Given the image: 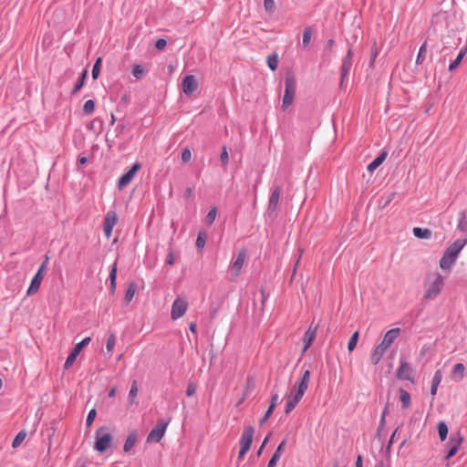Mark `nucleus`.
I'll list each match as a JSON object with an SVG mask.
<instances>
[{
	"mask_svg": "<svg viewBox=\"0 0 467 467\" xmlns=\"http://www.w3.org/2000/svg\"><path fill=\"white\" fill-rule=\"evenodd\" d=\"M310 375L311 372L309 369H306L304 371L300 380L296 384V393L294 395H290L287 399L285 408V413L289 414L295 407L297 405V403L302 400L306 390L308 388L309 380H310Z\"/></svg>",
	"mask_w": 467,
	"mask_h": 467,
	"instance_id": "f257e3e1",
	"label": "nucleus"
},
{
	"mask_svg": "<svg viewBox=\"0 0 467 467\" xmlns=\"http://www.w3.org/2000/svg\"><path fill=\"white\" fill-rule=\"evenodd\" d=\"M466 244L467 239H457L449 245L440 260L441 268L443 270L450 269L455 264L461 251Z\"/></svg>",
	"mask_w": 467,
	"mask_h": 467,
	"instance_id": "f03ea898",
	"label": "nucleus"
},
{
	"mask_svg": "<svg viewBox=\"0 0 467 467\" xmlns=\"http://www.w3.org/2000/svg\"><path fill=\"white\" fill-rule=\"evenodd\" d=\"M400 334V328L399 327L391 328L387 331L382 341L374 348L370 355V361L373 365H377L380 361L388 348L395 341Z\"/></svg>",
	"mask_w": 467,
	"mask_h": 467,
	"instance_id": "7ed1b4c3",
	"label": "nucleus"
},
{
	"mask_svg": "<svg viewBox=\"0 0 467 467\" xmlns=\"http://www.w3.org/2000/svg\"><path fill=\"white\" fill-rule=\"evenodd\" d=\"M296 89V79L293 72L288 71L285 78V93L283 97L282 109L285 110L294 101Z\"/></svg>",
	"mask_w": 467,
	"mask_h": 467,
	"instance_id": "20e7f679",
	"label": "nucleus"
},
{
	"mask_svg": "<svg viewBox=\"0 0 467 467\" xmlns=\"http://www.w3.org/2000/svg\"><path fill=\"white\" fill-rule=\"evenodd\" d=\"M107 429V427L102 426L99 428L96 431V441L94 449L101 453L106 451L110 447L112 442V435L110 433H102V431Z\"/></svg>",
	"mask_w": 467,
	"mask_h": 467,
	"instance_id": "39448f33",
	"label": "nucleus"
},
{
	"mask_svg": "<svg viewBox=\"0 0 467 467\" xmlns=\"http://www.w3.org/2000/svg\"><path fill=\"white\" fill-rule=\"evenodd\" d=\"M170 421V419L160 420L149 432L147 442H160L165 434Z\"/></svg>",
	"mask_w": 467,
	"mask_h": 467,
	"instance_id": "423d86ee",
	"label": "nucleus"
},
{
	"mask_svg": "<svg viewBox=\"0 0 467 467\" xmlns=\"http://www.w3.org/2000/svg\"><path fill=\"white\" fill-rule=\"evenodd\" d=\"M443 277L441 274L437 273L435 275L434 280L429 285L424 298L426 299H433L435 298L441 291L443 286Z\"/></svg>",
	"mask_w": 467,
	"mask_h": 467,
	"instance_id": "0eeeda50",
	"label": "nucleus"
},
{
	"mask_svg": "<svg viewBox=\"0 0 467 467\" xmlns=\"http://www.w3.org/2000/svg\"><path fill=\"white\" fill-rule=\"evenodd\" d=\"M140 168L141 164L139 161H136L135 163L132 164V166L128 171H126L119 177L118 181V188L119 191L126 188L131 182L134 176L140 170Z\"/></svg>",
	"mask_w": 467,
	"mask_h": 467,
	"instance_id": "6e6552de",
	"label": "nucleus"
},
{
	"mask_svg": "<svg viewBox=\"0 0 467 467\" xmlns=\"http://www.w3.org/2000/svg\"><path fill=\"white\" fill-rule=\"evenodd\" d=\"M90 340H91V338L89 337H87L83 338L80 342H78V344L75 345L73 350L69 353V355L67 356V358L66 359V362L64 364L65 369H68L73 365V363L77 359L78 356L79 355V353L81 352L83 348L88 346L89 344Z\"/></svg>",
	"mask_w": 467,
	"mask_h": 467,
	"instance_id": "1a4fd4ad",
	"label": "nucleus"
},
{
	"mask_svg": "<svg viewBox=\"0 0 467 467\" xmlns=\"http://www.w3.org/2000/svg\"><path fill=\"white\" fill-rule=\"evenodd\" d=\"M187 307L188 302L183 298L177 297L171 306V317L173 320L182 317L185 314Z\"/></svg>",
	"mask_w": 467,
	"mask_h": 467,
	"instance_id": "9d476101",
	"label": "nucleus"
},
{
	"mask_svg": "<svg viewBox=\"0 0 467 467\" xmlns=\"http://www.w3.org/2000/svg\"><path fill=\"white\" fill-rule=\"evenodd\" d=\"M462 442V438L461 437L460 432L452 433L450 436L449 440V449L446 454V459L449 460L452 458L459 451V448Z\"/></svg>",
	"mask_w": 467,
	"mask_h": 467,
	"instance_id": "9b49d317",
	"label": "nucleus"
},
{
	"mask_svg": "<svg viewBox=\"0 0 467 467\" xmlns=\"http://www.w3.org/2000/svg\"><path fill=\"white\" fill-rule=\"evenodd\" d=\"M281 193L282 188L280 186L277 185L273 189L271 195L269 197L267 207V212L269 213L270 215L275 213L276 211L278 210Z\"/></svg>",
	"mask_w": 467,
	"mask_h": 467,
	"instance_id": "f8f14e48",
	"label": "nucleus"
},
{
	"mask_svg": "<svg viewBox=\"0 0 467 467\" xmlns=\"http://www.w3.org/2000/svg\"><path fill=\"white\" fill-rule=\"evenodd\" d=\"M118 222V215L114 211H109L103 221V231L107 238L112 234V230Z\"/></svg>",
	"mask_w": 467,
	"mask_h": 467,
	"instance_id": "ddd939ff",
	"label": "nucleus"
},
{
	"mask_svg": "<svg viewBox=\"0 0 467 467\" xmlns=\"http://www.w3.org/2000/svg\"><path fill=\"white\" fill-rule=\"evenodd\" d=\"M411 367L409 362L400 359V365L397 369L396 377L400 380H410L411 382L414 381L411 377Z\"/></svg>",
	"mask_w": 467,
	"mask_h": 467,
	"instance_id": "4468645a",
	"label": "nucleus"
},
{
	"mask_svg": "<svg viewBox=\"0 0 467 467\" xmlns=\"http://www.w3.org/2000/svg\"><path fill=\"white\" fill-rule=\"evenodd\" d=\"M182 91L186 96L192 95L198 88V83L193 75H186L182 81Z\"/></svg>",
	"mask_w": 467,
	"mask_h": 467,
	"instance_id": "2eb2a0df",
	"label": "nucleus"
},
{
	"mask_svg": "<svg viewBox=\"0 0 467 467\" xmlns=\"http://www.w3.org/2000/svg\"><path fill=\"white\" fill-rule=\"evenodd\" d=\"M254 433V428L253 426H247L244 429L240 440V447L250 450L252 442H253V437Z\"/></svg>",
	"mask_w": 467,
	"mask_h": 467,
	"instance_id": "dca6fc26",
	"label": "nucleus"
},
{
	"mask_svg": "<svg viewBox=\"0 0 467 467\" xmlns=\"http://www.w3.org/2000/svg\"><path fill=\"white\" fill-rule=\"evenodd\" d=\"M317 330V326L313 327V324H311L309 328L306 331V333L304 335V338H303L304 346H303V348L301 351L302 355L305 354V352L311 347L314 340L316 339Z\"/></svg>",
	"mask_w": 467,
	"mask_h": 467,
	"instance_id": "f3484780",
	"label": "nucleus"
},
{
	"mask_svg": "<svg viewBox=\"0 0 467 467\" xmlns=\"http://www.w3.org/2000/svg\"><path fill=\"white\" fill-rule=\"evenodd\" d=\"M278 402H279L278 394L275 393V394L272 395L270 404H269L267 410L265 411L264 416L259 420L260 426H263L267 421V420L271 417V415L273 414Z\"/></svg>",
	"mask_w": 467,
	"mask_h": 467,
	"instance_id": "a211bd4d",
	"label": "nucleus"
},
{
	"mask_svg": "<svg viewBox=\"0 0 467 467\" xmlns=\"http://www.w3.org/2000/svg\"><path fill=\"white\" fill-rule=\"evenodd\" d=\"M269 297V293L265 290V287H261L258 291V293H254V305L256 307V300L260 303L259 311L261 313L265 310V305L266 300Z\"/></svg>",
	"mask_w": 467,
	"mask_h": 467,
	"instance_id": "6ab92c4d",
	"label": "nucleus"
},
{
	"mask_svg": "<svg viewBox=\"0 0 467 467\" xmlns=\"http://www.w3.org/2000/svg\"><path fill=\"white\" fill-rule=\"evenodd\" d=\"M245 255H246V250L242 249L238 253L234 261L231 264V266H230L231 270H232V272H234L235 274V275H239V273L243 267V265L244 263Z\"/></svg>",
	"mask_w": 467,
	"mask_h": 467,
	"instance_id": "aec40b11",
	"label": "nucleus"
},
{
	"mask_svg": "<svg viewBox=\"0 0 467 467\" xmlns=\"http://www.w3.org/2000/svg\"><path fill=\"white\" fill-rule=\"evenodd\" d=\"M388 152L386 150L381 151L367 167V170L372 173L376 171L386 160Z\"/></svg>",
	"mask_w": 467,
	"mask_h": 467,
	"instance_id": "412c9836",
	"label": "nucleus"
},
{
	"mask_svg": "<svg viewBox=\"0 0 467 467\" xmlns=\"http://www.w3.org/2000/svg\"><path fill=\"white\" fill-rule=\"evenodd\" d=\"M138 440V432L137 431L133 430L130 431V433L127 436V439L125 441V443L123 445V451L124 452H130L131 449L134 447Z\"/></svg>",
	"mask_w": 467,
	"mask_h": 467,
	"instance_id": "4be33fe9",
	"label": "nucleus"
},
{
	"mask_svg": "<svg viewBox=\"0 0 467 467\" xmlns=\"http://www.w3.org/2000/svg\"><path fill=\"white\" fill-rule=\"evenodd\" d=\"M465 377V366L462 363L454 365L451 372V378L454 381L460 382Z\"/></svg>",
	"mask_w": 467,
	"mask_h": 467,
	"instance_id": "5701e85b",
	"label": "nucleus"
},
{
	"mask_svg": "<svg viewBox=\"0 0 467 467\" xmlns=\"http://www.w3.org/2000/svg\"><path fill=\"white\" fill-rule=\"evenodd\" d=\"M87 77H88V69L85 68L80 76L78 77L77 82L75 83L70 94L71 96H75L82 88L83 86L85 85V82H86V79H87Z\"/></svg>",
	"mask_w": 467,
	"mask_h": 467,
	"instance_id": "b1692460",
	"label": "nucleus"
},
{
	"mask_svg": "<svg viewBox=\"0 0 467 467\" xmlns=\"http://www.w3.org/2000/svg\"><path fill=\"white\" fill-rule=\"evenodd\" d=\"M42 280H43V277L35 275L30 282L29 287L26 291V295L27 296L35 295L38 291Z\"/></svg>",
	"mask_w": 467,
	"mask_h": 467,
	"instance_id": "393cba45",
	"label": "nucleus"
},
{
	"mask_svg": "<svg viewBox=\"0 0 467 467\" xmlns=\"http://www.w3.org/2000/svg\"><path fill=\"white\" fill-rule=\"evenodd\" d=\"M137 290V284L135 282H130L128 285V288L126 289L125 296L123 298V303L125 305H129Z\"/></svg>",
	"mask_w": 467,
	"mask_h": 467,
	"instance_id": "a878e982",
	"label": "nucleus"
},
{
	"mask_svg": "<svg viewBox=\"0 0 467 467\" xmlns=\"http://www.w3.org/2000/svg\"><path fill=\"white\" fill-rule=\"evenodd\" d=\"M412 232L414 236L419 239H429L432 235L431 231L428 228L414 227Z\"/></svg>",
	"mask_w": 467,
	"mask_h": 467,
	"instance_id": "bb28decb",
	"label": "nucleus"
},
{
	"mask_svg": "<svg viewBox=\"0 0 467 467\" xmlns=\"http://www.w3.org/2000/svg\"><path fill=\"white\" fill-rule=\"evenodd\" d=\"M399 392H400V400L401 401L402 408L408 409L411 403L410 394L404 389H400Z\"/></svg>",
	"mask_w": 467,
	"mask_h": 467,
	"instance_id": "cd10ccee",
	"label": "nucleus"
},
{
	"mask_svg": "<svg viewBox=\"0 0 467 467\" xmlns=\"http://www.w3.org/2000/svg\"><path fill=\"white\" fill-rule=\"evenodd\" d=\"M117 261L111 265V269L109 275V280L110 282V291L111 293L115 292L116 289V279H117Z\"/></svg>",
	"mask_w": 467,
	"mask_h": 467,
	"instance_id": "c85d7f7f",
	"label": "nucleus"
},
{
	"mask_svg": "<svg viewBox=\"0 0 467 467\" xmlns=\"http://www.w3.org/2000/svg\"><path fill=\"white\" fill-rule=\"evenodd\" d=\"M351 67H352V60L344 58L342 66H341V82H340L341 85H343L344 80L348 77Z\"/></svg>",
	"mask_w": 467,
	"mask_h": 467,
	"instance_id": "c756f323",
	"label": "nucleus"
},
{
	"mask_svg": "<svg viewBox=\"0 0 467 467\" xmlns=\"http://www.w3.org/2000/svg\"><path fill=\"white\" fill-rule=\"evenodd\" d=\"M437 431L441 441H444L447 439L449 431L448 425L446 424V422L440 421L437 426Z\"/></svg>",
	"mask_w": 467,
	"mask_h": 467,
	"instance_id": "7c9ffc66",
	"label": "nucleus"
},
{
	"mask_svg": "<svg viewBox=\"0 0 467 467\" xmlns=\"http://www.w3.org/2000/svg\"><path fill=\"white\" fill-rule=\"evenodd\" d=\"M426 52H427V39L424 40L423 44L420 47L417 58H416V64L421 65L426 57Z\"/></svg>",
	"mask_w": 467,
	"mask_h": 467,
	"instance_id": "2f4dec72",
	"label": "nucleus"
},
{
	"mask_svg": "<svg viewBox=\"0 0 467 467\" xmlns=\"http://www.w3.org/2000/svg\"><path fill=\"white\" fill-rule=\"evenodd\" d=\"M458 229L462 232L467 231V213H466V211H462L459 213Z\"/></svg>",
	"mask_w": 467,
	"mask_h": 467,
	"instance_id": "473e14b6",
	"label": "nucleus"
},
{
	"mask_svg": "<svg viewBox=\"0 0 467 467\" xmlns=\"http://www.w3.org/2000/svg\"><path fill=\"white\" fill-rule=\"evenodd\" d=\"M267 66L268 67L275 71L278 67V55L276 53H273L267 57Z\"/></svg>",
	"mask_w": 467,
	"mask_h": 467,
	"instance_id": "72a5a7b5",
	"label": "nucleus"
},
{
	"mask_svg": "<svg viewBox=\"0 0 467 467\" xmlns=\"http://www.w3.org/2000/svg\"><path fill=\"white\" fill-rule=\"evenodd\" d=\"M220 161L223 170H226L229 163V154L227 151V148L224 145L223 146L222 152L220 154Z\"/></svg>",
	"mask_w": 467,
	"mask_h": 467,
	"instance_id": "f704fd0d",
	"label": "nucleus"
},
{
	"mask_svg": "<svg viewBox=\"0 0 467 467\" xmlns=\"http://www.w3.org/2000/svg\"><path fill=\"white\" fill-rule=\"evenodd\" d=\"M138 391H139L138 383H137V380L134 379L131 383L130 389L129 392V401L130 404L136 403L134 401V399L137 397Z\"/></svg>",
	"mask_w": 467,
	"mask_h": 467,
	"instance_id": "c9c22d12",
	"label": "nucleus"
},
{
	"mask_svg": "<svg viewBox=\"0 0 467 467\" xmlns=\"http://www.w3.org/2000/svg\"><path fill=\"white\" fill-rule=\"evenodd\" d=\"M101 63H102V58L98 57L93 65L91 75H92V78L94 80H96L100 74Z\"/></svg>",
	"mask_w": 467,
	"mask_h": 467,
	"instance_id": "e433bc0d",
	"label": "nucleus"
},
{
	"mask_svg": "<svg viewBox=\"0 0 467 467\" xmlns=\"http://www.w3.org/2000/svg\"><path fill=\"white\" fill-rule=\"evenodd\" d=\"M96 108V102L93 99H88L85 102L83 106V114L90 115L94 112Z\"/></svg>",
	"mask_w": 467,
	"mask_h": 467,
	"instance_id": "4c0bfd02",
	"label": "nucleus"
},
{
	"mask_svg": "<svg viewBox=\"0 0 467 467\" xmlns=\"http://www.w3.org/2000/svg\"><path fill=\"white\" fill-rule=\"evenodd\" d=\"M131 73L137 79H140L145 75V68L143 66L137 64L133 66Z\"/></svg>",
	"mask_w": 467,
	"mask_h": 467,
	"instance_id": "58836bf2",
	"label": "nucleus"
},
{
	"mask_svg": "<svg viewBox=\"0 0 467 467\" xmlns=\"http://www.w3.org/2000/svg\"><path fill=\"white\" fill-rule=\"evenodd\" d=\"M358 337H359L358 331L354 332L352 334V336L350 337L348 343V350L349 352H351L355 349V348L358 344Z\"/></svg>",
	"mask_w": 467,
	"mask_h": 467,
	"instance_id": "ea45409f",
	"label": "nucleus"
},
{
	"mask_svg": "<svg viewBox=\"0 0 467 467\" xmlns=\"http://www.w3.org/2000/svg\"><path fill=\"white\" fill-rule=\"evenodd\" d=\"M26 437V432L25 431H19L16 434V436L15 437V439L13 440L12 447L17 448L24 441Z\"/></svg>",
	"mask_w": 467,
	"mask_h": 467,
	"instance_id": "a19ab883",
	"label": "nucleus"
},
{
	"mask_svg": "<svg viewBox=\"0 0 467 467\" xmlns=\"http://www.w3.org/2000/svg\"><path fill=\"white\" fill-rule=\"evenodd\" d=\"M206 239H207V234L205 232H199L198 235H197V239H196V247L198 249H202L205 245V243H206Z\"/></svg>",
	"mask_w": 467,
	"mask_h": 467,
	"instance_id": "79ce46f5",
	"label": "nucleus"
},
{
	"mask_svg": "<svg viewBox=\"0 0 467 467\" xmlns=\"http://www.w3.org/2000/svg\"><path fill=\"white\" fill-rule=\"evenodd\" d=\"M216 214H217V208L216 207H213L207 213L206 217H205V223L207 225H212L216 218Z\"/></svg>",
	"mask_w": 467,
	"mask_h": 467,
	"instance_id": "37998d69",
	"label": "nucleus"
},
{
	"mask_svg": "<svg viewBox=\"0 0 467 467\" xmlns=\"http://www.w3.org/2000/svg\"><path fill=\"white\" fill-rule=\"evenodd\" d=\"M97 416V410L96 409H91L88 413V416H87V419H86V426L88 428H89L93 422H94V420Z\"/></svg>",
	"mask_w": 467,
	"mask_h": 467,
	"instance_id": "c03bdc74",
	"label": "nucleus"
},
{
	"mask_svg": "<svg viewBox=\"0 0 467 467\" xmlns=\"http://www.w3.org/2000/svg\"><path fill=\"white\" fill-rule=\"evenodd\" d=\"M116 344V337L114 334H111L108 339L106 344V348L109 352H111L114 348V346Z\"/></svg>",
	"mask_w": 467,
	"mask_h": 467,
	"instance_id": "a18cd8bd",
	"label": "nucleus"
},
{
	"mask_svg": "<svg viewBox=\"0 0 467 467\" xmlns=\"http://www.w3.org/2000/svg\"><path fill=\"white\" fill-rule=\"evenodd\" d=\"M462 61V55H458L457 57L450 63L449 70L453 71L456 69Z\"/></svg>",
	"mask_w": 467,
	"mask_h": 467,
	"instance_id": "49530a36",
	"label": "nucleus"
},
{
	"mask_svg": "<svg viewBox=\"0 0 467 467\" xmlns=\"http://www.w3.org/2000/svg\"><path fill=\"white\" fill-rule=\"evenodd\" d=\"M181 158H182V162H184V163L189 162L192 158V152H191L190 149L184 148L182 151Z\"/></svg>",
	"mask_w": 467,
	"mask_h": 467,
	"instance_id": "de8ad7c7",
	"label": "nucleus"
},
{
	"mask_svg": "<svg viewBox=\"0 0 467 467\" xmlns=\"http://www.w3.org/2000/svg\"><path fill=\"white\" fill-rule=\"evenodd\" d=\"M387 410H388V406H386L384 408L383 411H382V414H381V417H380V420H379V428H378V434H379V432L381 431V430L385 426Z\"/></svg>",
	"mask_w": 467,
	"mask_h": 467,
	"instance_id": "09e8293b",
	"label": "nucleus"
},
{
	"mask_svg": "<svg viewBox=\"0 0 467 467\" xmlns=\"http://www.w3.org/2000/svg\"><path fill=\"white\" fill-rule=\"evenodd\" d=\"M441 379H442V372L441 370L438 369L435 373H434V376L432 378V381H431V384L432 385H440L441 381Z\"/></svg>",
	"mask_w": 467,
	"mask_h": 467,
	"instance_id": "8fccbe9b",
	"label": "nucleus"
},
{
	"mask_svg": "<svg viewBox=\"0 0 467 467\" xmlns=\"http://www.w3.org/2000/svg\"><path fill=\"white\" fill-rule=\"evenodd\" d=\"M312 31H304L302 45L304 47H307L311 40Z\"/></svg>",
	"mask_w": 467,
	"mask_h": 467,
	"instance_id": "3c124183",
	"label": "nucleus"
},
{
	"mask_svg": "<svg viewBox=\"0 0 467 467\" xmlns=\"http://www.w3.org/2000/svg\"><path fill=\"white\" fill-rule=\"evenodd\" d=\"M195 392H196V384L193 382H190L187 386L186 395L188 397H192L195 394Z\"/></svg>",
	"mask_w": 467,
	"mask_h": 467,
	"instance_id": "603ef678",
	"label": "nucleus"
},
{
	"mask_svg": "<svg viewBox=\"0 0 467 467\" xmlns=\"http://www.w3.org/2000/svg\"><path fill=\"white\" fill-rule=\"evenodd\" d=\"M167 45V41L164 39V38H159L156 42H155V48L158 49V50H162L164 49V47H166Z\"/></svg>",
	"mask_w": 467,
	"mask_h": 467,
	"instance_id": "864d4df0",
	"label": "nucleus"
},
{
	"mask_svg": "<svg viewBox=\"0 0 467 467\" xmlns=\"http://www.w3.org/2000/svg\"><path fill=\"white\" fill-rule=\"evenodd\" d=\"M285 445H286V440H283L279 445L277 446L276 450L275 451V453L279 455L281 457L282 453H283V451L284 449L285 448Z\"/></svg>",
	"mask_w": 467,
	"mask_h": 467,
	"instance_id": "5fc2aeb1",
	"label": "nucleus"
},
{
	"mask_svg": "<svg viewBox=\"0 0 467 467\" xmlns=\"http://www.w3.org/2000/svg\"><path fill=\"white\" fill-rule=\"evenodd\" d=\"M183 197L187 200H192L194 197L193 189L189 187L185 190Z\"/></svg>",
	"mask_w": 467,
	"mask_h": 467,
	"instance_id": "6e6d98bb",
	"label": "nucleus"
},
{
	"mask_svg": "<svg viewBox=\"0 0 467 467\" xmlns=\"http://www.w3.org/2000/svg\"><path fill=\"white\" fill-rule=\"evenodd\" d=\"M165 262L169 265H172L174 264L175 258H174L173 253L171 251L169 252V254H167Z\"/></svg>",
	"mask_w": 467,
	"mask_h": 467,
	"instance_id": "4d7b16f0",
	"label": "nucleus"
},
{
	"mask_svg": "<svg viewBox=\"0 0 467 467\" xmlns=\"http://www.w3.org/2000/svg\"><path fill=\"white\" fill-rule=\"evenodd\" d=\"M46 270H47V268H45V266L40 265L35 275L44 278Z\"/></svg>",
	"mask_w": 467,
	"mask_h": 467,
	"instance_id": "13d9d810",
	"label": "nucleus"
},
{
	"mask_svg": "<svg viewBox=\"0 0 467 467\" xmlns=\"http://www.w3.org/2000/svg\"><path fill=\"white\" fill-rule=\"evenodd\" d=\"M274 4V0H264V5L266 10L271 9Z\"/></svg>",
	"mask_w": 467,
	"mask_h": 467,
	"instance_id": "bf43d9fd",
	"label": "nucleus"
},
{
	"mask_svg": "<svg viewBox=\"0 0 467 467\" xmlns=\"http://www.w3.org/2000/svg\"><path fill=\"white\" fill-rule=\"evenodd\" d=\"M355 467H363V458L359 454L357 457Z\"/></svg>",
	"mask_w": 467,
	"mask_h": 467,
	"instance_id": "052dcab7",
	"label": "nucleus"
},
{
	"mask_svg": "<svg viewBox=\"0 0 467 467\" xmlns=\"http://www.w3.org/2000/svg\"><path fill=\"white\" fill-rule=\"evenodd\" d=\"M377 56H378V51H377V50H374V51L372 52V54H371V58H370V61H369V66H370V67H373V65H374V62H375V59H376Z\"/></svg>",
	"mask_w": 467,
	"mask_h": 467,
	"instance_id": "680f3d73",
	"label": "nucleus"
},
{
	"mask_svg": "<svg viewBox=\"0 0 467 467\" xmlns=\"http://www.w3.org/2000/svg\"><path fill=\"white\" fill-rule=\"evenodd\" d=\"M335 45L334 39H328L327 42L326 50H331Z\"/></svg>",
	"mask_w": 467,
	"mask_h": 467,
	"instance_id": "e2e57ef3",
	"label": "nucleus"
},
{
	"mask_svg": "<svg viewBox=\"0 0 467 467\" xmlns=\"http://www.w3.org/2000/svg\"><path fill=\"white\" fill-rule=\"evenodd\" d=\"M395 192L391 193L390 195H389L386 200H385V202L383 204V207H386L387 205H389V203L392 201L393 197L395 196Z\"/></svg>",
	"mask_w": 467,
	"mask_h": 467,
	"instance_id": "0e129e2a",
	"label": "nucleus"
},
{
	"mask_svg": "<svg viewBox=\"0 0 467 467\" xmlns=\"http://www.w3.org/2000/svg\"><path fill=\"white\" fill-rule=\"evenodd\" d=\"M247 451H248V450L240 447V451H239V453H238V460L243 459Z\"/></svg>",
	"mask_w": 467,
	"mask_h": 467,
	"instance_id": "69168bd1",
	"label": "nucleus"
},
{
	"mask_svg": "<svg viewBox=\"0 0 467 467\" xmlns=\"http://www.w3.org/2000/svg\"><path fill=\"white\" fill-rule=\"evenodd\" d=\"M189 328L190 330L193 333V334H196L197 333V325L195 322H192L190 323L189 325Z\"/></svg>",
	"mask_w": 467,
	"mask_h": 467,
	"instance_id": "338daca9",
	"label": "nucleus"
},
{
	"mask_svg": "<svg viewBox=\"0 0 467 467\" xmlns=\"http://www.w3.org/2000/svg\"><path fill=\"white\" fill-rule=\"evenodd\" d=\"M279 459H280V456L274 452L272 457H271V459L269 461L272 462L273 463L276 464L277 462L279 461Z\"/></svg>",
	"mask_w": 467,
	"mask_h": 467,
	"instance_id": "774afa93",
	"label": "nucleus"
}]
</instances>
